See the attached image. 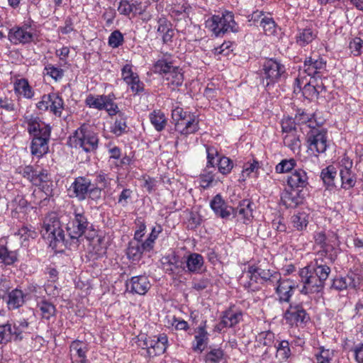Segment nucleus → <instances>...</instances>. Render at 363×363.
I'll use <instances>...</instances> for the list:
<instances>
[{"mask_svg":"<svg viewBox=\"0 0 363 363\" xmlns=\"http://www.w3.org/2000/svg\"><path fill=\"white\" fill-rule=\"evenodd\" d=\"M28 132L32 136L30 146L31 155L38 158L43 157L49 151L50 126L41 121L38 117H31L28 121Z\"/></svg>","mask_w":363,"mask_h":363,"instance_id":"nucleus-1","label":"nucleus"},{"mask_svg":"<svg viewBox=\"0 0 363 363\" xmlns=\"http://www.w3.org/2000/svg\"><path fill=\"white\" fill-rule=\"evenodd\" d=\"M259 72L262 84L267 90L287 76L284 65L274 58L266 59Z\"/></svg>","mask_w":363,"mask_h":363,"instance_id":"nucleus-2","label":"nucleus"},{"mask_svg":"<svg viewBox=\"0 0 363 363\" xmlns=\"http://www.w3.org/2000/svg\"><path fill=\"white\" fill-rule=\"evenodd\" d=\"M69 145L72 147L82 149L86 152H91L98 148L99 138L86 124L77 128L69 138Z\"/></svg>","mask_w":363,"mask_h":363,"instance_id":"nucleus-3","label":"nucleus"},{"mask_svg":"<svg viewBox=\"0 0 363 363\" xmlns=\"http://www.w3.org/2000/svg\"><path fill=\"white\" fill-rule=\"evenodd\" d=\"M41 235L52 247L66 245L65 232L62 228L59 218L55 213L50 214L45 218L41 229Z\"/></svg>","mask_w":363,"mask_h":363,"instance_id":"nucleus-4","label":"nucleus"},{"mask_svg":"<svg viewBox=\"0 0 363 363\" xmlns=\"http://www.w3.org/2000/svg\"><path fill=\"white\" fill-rule=\"evenodd\" d=\"M172 118L174 122V129L183 135H189L196 133L199 129V121L196 116L190 112L184 111L182 108L177 107L172 112Z\"/></svg>","mask_w":363,"mask_h":363,"instance_id":"nucleus-5","label":"nucleus"},{"mask_svg":"<svg viewBox=\"0 0 363 363\" xmlns=\"http://www.w3.org/2000/svg\"><path fill=\"white\" fill-rule=\"evenodd\" d=\"M206 26L216 36L229 31L233 33L238 31V27L234 21L233 13L227 11L223 12L220 15H213L206 21Z\"/></svg>","mask_w":363,"mask_h":363,"instance_id":"nucleus-6","label":"nucleus"},{"mask_svg":"<svg viewBox=\"0 0 363 363\" xmlns=\"http://www.w3.org/2000/svg\"><path fill=\"white\" fill-rule=\"evenodd\" d=\"M74 218L69 221L67 226V231L72 240H76V242L84 235L87 230H93V225L88 221L84 213H74Z\"/></svg>","mask_w":363,"mask_h":363,"instance_id":"nucleus-7","label":"nucleus"},{"mask_svg":"<svg viewBox=\"0 0 363 363\" xmlns=\"http://www.w3.org/2000/svg\"><path fill=\"white\" fill-rule=\"evenodd\" d=\"M299 276L303 284V287L300 291L302 294H318L323 291L325 284L312 274L311 270H308V268L301 269Z\"/></svg>","mask_w":363,"mask_h":363,"instance_id":"nucleus-8","label":"nucleus"},{"mask_svg":"<svg viewBox=\"0 0 363 363\" xmlns=\"http://www.w3.org/2000/svg\"><path fill=\"white\" fill-rule=\"evenodd\" d=\"M306 142L311 151L324 152L328 147L327 131L325 129L311 128L306 135Z\"/></svg>","mask_w":363,"mask_h":363,"instance_id":"nucleus-9","label":"nucleus"},{"mask_svg":"<svg viewBox=\"0 0 363 363\" xmlns=\"http://www.w3.org/2000/svg\"><path fill=\"white\" fill-rule=\"evenodd\" d=\"M284 318L286 323L291 326L303 325L310 320L308 314L306 313L303 306L299 303H291L288 309L285 311Z\"/></svg>","mask_w":363,"mask_h":363,"instance_id":"nucleus-10","label":"nucleus"},{"mask_svg":"<svg viewBox=\"0 0 363 363\" xmlns=\"http://www.w3.org/2000/svg\"><path fill=\"white\" fill-rule=\"evenodd\" d=\"M326 61L320 55L306 57L303 63V72L314 81L321 79L322 73L325 70Z\"/></svg>","mask_w":363,"mask_h":363,"instance_id":"nucleus-11","label":"nucleus"},{"mask_svg":"<svg viewBox=\"0 0 363 363\" xmlns=\"http://www.w3.org/2000/svg\"><path fill=\"white\" fill-rule=\"evenodd\" d=\"M361 278L359 274L350 271L345 276L336 277L333 279L330 286L331 289L338 291L347 290V289H355L359 287Z\"/></svg>","mask_w":363,"mask_h":363,"instance_id":"nucleus-12","label":"nucleus"},{"mask_svg":"<svg viewBox=\"0 0 363 363\" xmlns=\"http://www.w3.org/2000/svg\"><path fill=\"white\" fill-rule=\"evenodd\" d=\"M314 240L316 245L320 247L318 252L320 257H325L330 261V263H334L337 258L339 250L332 245L326 242V235L324 232H318L314 235Z\"/></svg>","mask_w":363,"mask_h":363,"instance_id":"nucleus-13","label":"nucleus"},{"mask_svg":"<svg viewBox=\"0 0 363 363\" xmlns=\"http://www.w3.org/2000/svg\"><path fill=\"white\" fill-rule=\"evenodd\" d=\"M91 186V181L87 177H77L70 186L69 190L72 191L70 196L82 201L87 198V192Z\"/></svg>","mask_w":363,"mask_h":363,"instance_id":"nucleus-14","label":"nucleus"},{"mask_svg":"<svg viewBox=\"0 0 363 363\" xmlns=\"http://www.w3.org/2000/svg\"><path fill=\"white\" fill-rule=\"evenodd\" d=\"M206 328L207 320H204L194 329V342L192 344L194 352L201 353L206 347L209 340V334Z\"/></svg>","mask_w":363,"mask_h":363,"instance_id":"nucleus-15","label":"nucleus"},{"mask_svg":"<svg viewBox=\"0 0 363 363\" xmlns=\"http://www.w3.org/2000/svg\"><path fill=\"white\" fill-rule=\"evenodd\" d=\"M210 206L216 216L223 220H228L233 213V207L228 206L219 194L212 199Z\"/></svg>","mask_w":363,"mask_h":363,"instance_id":"nucleus-16","label":"nucleus"},{"mask_svg":"<svg viewBox=\"0 0 363 363\" xmlns=\"http://www.w3.org/2000/svg\"><path fill=\"white\" fill-rule=\"evenodd\" d=\"M125 285L128 291L140 295L145 294L150 288L148 277L144 275L133 277Z\"/></svg>","mask_w":363,"mask_h":363,"instance_id":"nucleus-17","label":"nucleus"},{"mask_svg":"<svg viewBox=\"0 0 363 363\" xmlns=\"http://www.w3.org/2000/svg\"><path fill=\"white\" fill-rule=\"evenodd\" d=\"M8 38L11 43H29L33 40V33L28 30V28L16 27L9 30Z\"/></svg>","mask_w":363,"mask_h":363,"instance_id":"nucleus-18","label":"nucleus"},{"mask_svg":"<svg viewBox=\"0 0 363 363\" xmlns=\"http://www.w3.org/2000/svg\"><path fill=\"white\" fill-rule=\"evenodd\" d=\"M330 261L324 262L322 259H315L313 262L305 267L311 270L312 274H315L320 281L325 284V281L330 274L331 269L328 264Z\"/></svg>","mask_w":363,"mask_h":363,"instance_id":"nucleus-19","label":"nucleus"},{"mask_svg":"<svg viewBox=\"0 0 363 363\" xmlns=\"http://www.w3.org/2000/svg\"><path fill=\"white\" fill-rule=\"evenodd\" d=\"M281 199L286 208H294L303 203L305 197L301 190L292 189L291 191L285 190Z\"/></svg>","mask_w":363,"mask_h":363,"instance_id":"nucleus-20","label":"nucleus"},{"mask_svg":"<svg viewBox=\"0 0 363 363\" xmlns=\"http://www.w3.org/2000/svg\"><path fill=\"white\" fill-rule=\"evenodd\" d=\"M253 202L249 199H244L239 203L236 208H233V213L231 216L238 218V220H242L243 223L250 220L252 217Z\"/></svg>","mask_w":363,"mask_h":363,"instance_id":"nucleus-21","label":"nucleus"},{"mask_svg":"<svg viewBox=\"0 0 363 363\" xmlns=\"http://www.w3.org/2000/svg\"><path fill=\"white\" fill-rule=\"evenodd\" d=\"M287 184L291 189L305 188L308 185L306 172L301 168L294 169L288 177Z\"/></svg>","mask_w":363,"mask_h":363,"instance_id":"nucleus-22","label":"nucleus"},{"mask_svg":"<svg viewBox=\"0 0 363 363\" xmlns=\"http://www.w3.org/2000/svg\"><path fill=\"white\" fill-rule=\"evenodd\" d=\"M318 31L311 27L298 28L296 35V43L303 48L311 43L316 38Z\"/></svg>","mask_w":363,"mask_h":363,"instance_id":"nucleus-23","label":"nucleus"},{"mask_svg":"<svg viewBox=\"0 0 363 363\" xmlns=\"http://www.w3.org/2000/svg\"><path fill=\"white\" fill-rule=\"evenodd\" d=\"M276 284H277L276 293L279 296V301L289 303L294 294V286L289 279L281 280V278L280 281H277Z\"/></svg>","mask_w":363,"mask_h":363,"instance_id":"nucleus-24","label":"nucleus"},{"mask_svg":"<svg viewBox=\"0 0 363 363\" xmlns=\"http://www.w3.org/2000/svg\"><path fill=\"white\" fill-rule=\"evenodd\" d=\"M253 272H257L259 277L260 284H274L277 281H280L281 274L274 270L262 269L260 267L255 266L252 269Z\"/></svg>","mask_w":363,"mask_h":363,"instance_id":"nucleus-25","label":"nucleus"},{"mask_svg":"<svg viewBox=\"0 0 363 363\" xmlns=\"http://www.w3.org/2000/svg\"><path fill=\"white\" fill-rule=\"evenodd\" d=\"M187 272L189 273L199 274L202 272L204 259L201 255L191 253L188 255L186 261Z\"/></svg>","mask_w":363,"mask_h":363,"instance_id":"nucleus-26","label":"nucleus"},{"mask_svg":"<svg viewBox=\"0 0 363 363\" xmlns=\"http://www.w3.org/2000/svg\"><path fill=\"white\" fill-rule=\"evenodd\" d=\"M87 345L81 340H74L69 346L71 359H86Z\"/></svg>","mask_w":363,"mask_h":363,"instance_id":"nucleus-27","label":"nucleus"},{"mask_svg":"<svg viewBox=\"0 0 363 363\" xmlns=\"http://www.w3.org/2000/svg\"><path fill=\"white\" fill-rule=\"evenodd\" d=\"M144 242L140 243L138 240H131L128 243V247L126 250V255L129 259L133 261H138L142 257L144 252H150L146 248L143 247Z\"/></svg>","mask_w":363,"mask_h":363,"instance_id":"nucleus-28","label":"nucleus"},{"mask_svg":"<svg viewBox=\"0 0 363 363\" xmlns=\"http://www.w3.org/2000/svg\"><path fill=\"white\" fill-rule=\"evenodd\" d=\"M13 86L15 93L23 96L24 98L31 99L34 95V91L30 86L28 79L25 78L16 79Z\"/></svg>","mask_w":363,"mask_h":363,"instance_id":"nucleus-29","label":"nucleus"},{"mask_svg":"<svg viewBox=\"0 0 363 363\" xmlns=\"http://www.w3.org/2000/svg\"><path fill=\"white\" fill-rule=\"evenodd\" d=\"M7 296V305L9 309H16L25 302V294L20 289H13Z\"/></svg>","mask_w":363,"mask_h":363,"instance_id":"nucleus-30","label":"nucleus"},{"mask_svg":"<svg viewBox=\"0 0 363 363\" xmlns=\"http://www.w3.org/2000/svg\"><path fill=\"white\" fill-rule=\"evenodd\" d=\"M37 307L40 311L42 318L50 320L51 317L56 315L57 310L55 305L45 298L38 301Z\"/></svg>","mask_w":363,"mask_h":363,"instance_id":"nucleus-31","label":"nucleus"},{"mask_svg":"<svg viewBox=\"0 0 363 363\" xmlns=\"http://www.w3.org/2000/svg\"><path fill=\"white\" fill-rule=\"evenodd\" d=\"M162 264L165 272L169 274H177L179 271L180 262L176 255L163 257Z\"/></svg>","mask_w":363,"mask_h":363,"instance_id":"nucleus-32","label":"nucleus"},{"mask_svg":"<svg viewBox=\"0 0 363 363\" xmlns=\"http://www.w3.org/2000/svg\"><path fill=\"white\" fill-rule=\"evenodd\" d=\"M341 179V188L349 190L353 188L357 183V174L352 170H340Z\"/></svg>","mask_w":363,"mask_h":363,"instance_id":"nucleus-33","label":"nucleus"},{"mask_svg":"<svg viewBox=\"0 0 363 363\" xmlns=\"http://www.w3.org/2000/svg\"><path fill=\"white\" fill-rule=\"evenodd\" d=\"M252 269H255V265L250 266L247 269V274L249 280L243 283V286L248 291H257L260 287L258 284L260 283L259 277L257 272H250Z\"/></svg>","mask_w":363,"mask_h":363,"instance_id":"nucleus-34","label":"nucleus"},{"mask_svg":"<svg viewBox=\"0 0 363 363\" xmlns=\"http://www.w3.org/2000/svg\"><path fill=\"white\" fill-rule=\"evenodd\" d=\"M108 100L110 101V96L108 95H99L94 96L89 94L86 100V105L89 106L90 108H96L98 110H104L106 102L108 103Z\"/></svg>","mask_w":363,"mask_h":363,"instance_id":"nucleus-35","label":"nucleus"},{"mask_svg":"<svg viewBox=\"0 0 363 363\" xmlns=\"http://www.w3.org/2000/svg\"><path fill=\"white\" fill-rule=\"evenodd\" d=\"M337 176V170L333 165H329L322 169L320 177L327 188L335 187V179Z\"/></svg>","mask_w":363,"mask_h":363,"instance_id":"nucleus-36","label":"nucleus"},{"mask_svg":"<svg viewBox=\"0 0 363 363\" xmlns=\"http://www.w3.org/2000/svg\"><path fill=\"white\" fill-rule=\"evenodd\" d=\"M150 121L155 130L162 131L167 125V119L164 113L160 111H153L149 116Z\"/></svg>","mask_w":363,"mask_h":363,"instance_id":"nucleus-37","label":"nucleus"},{"mask_svg":"<svg viewBox=\"0 0 363 363\" xmlns=\"http://www.w3.org/2000/svg\"><path fill=\"white\" fill-rule=\"evenodd\" d=\"M176 66H173L171 61H168L167 59L158 60L154 65V72L163 74V78L166 77Z\"/></svg>","mask_w":363,"mask_h":363,"instance_id":"nucleus-38","label":"nucleus"},{"mask_svg":"<svg viewBox=\"0 0 363 363\" xmlns=\"http://www.w3.org/2000/svg\"><path fill=\"white\" fill-rule=\"evenodd\" d=\"M308 214L306 212H298L291 217V223L294 228L298 231L305 230L308 224Z\"/></svg>","mask_w":363,"mask_h":363,"instance_id":"nucleus-39","label":"nucleus"},{"mask_svg":"<svg viewBox=\"0 0 363 363\" xmlns=\"http://www.w3.org/2000/svg\"><path fill=\"white\" fill-rule=\"evenodd\" d=\"M167 82L168 86L175 87L182 86L184 82V76L178 67H175L166 77L164 78Z\"/></svg>","mask_w":363,"mask_h":363,"instance_id":"nucleus-40","label":"nucleus"},{"mask_svg":"<svg viewBox=\"0 0 363 363\" xmlns=\"http://www.w3.org/2000/svg\"><path fill=\"white\" fill-rule=\"evenodd\" d=\"M17 260L16 251H9L6 246L0 245V264L11 265Z\"/></svg>","mask_w":363,"mask_h":363,"instance_id":"nucleus-41","label":"nucleus"},{"mask_svg":"<svg viewBox=\"0 0 363 363\" xmlns=\"http://www.w3.org/2000/svg\"><path fill=\"white\" fill-rule=\"evenodd\" d=\"M50 109L55 115L61 116L62 111L64 109V101L58 94H50Z\"/></svg>","mask_w":363,"mask_h":363,"instance_id":"nucleus-42","label":"nucleus"},{"mask_svg":"<svg viewBox=\"0 0 363 363\" xmlns=\"http://www.w3.org/2000/svg\"><path fill=\"white\" fill-rule=\"evenodd\" d=\"M126 117L123 113H119L112 127L111 132L116 136H121L127 132Z\"/></svg>","mask_w":363,"mask_h":363,"instance_id":"nucleus-43","label":"nucleus"},{"mask_svg":"<svg viewBox=\"0 0 363 363\" xmlns=\"http://www.w3.org/2000/svg\"><path fill=\"white\" fill-rule=\"evenodd\" d=\"M242 318L241 313H233L232 311H225L222 316L221 324L232 328L237 325Z\"/></svg>","mask_w":363,"mask_h":363,"instance_id":"nucleus-44","label":"nucleus"},{"mask_svg":"<svg viewBox=\"0 0 363 363\" xmlns=\"http://www.w3.org/2000/svg\"><path fill=\"white\" fill-rule=\"evenodd\" d=\"M283 142L284 145L293 152L299 151L301 149V143L299 135L296 133L286 134L283 139Z\"/></svg>","mask_w":363,"mask_h":363,"instance_id":"nucleus-45","label":"nucleus"},{"mask_svg":"<svg viewBox=\"0 0 363 363\" xmlns=\"http://www.w3.org/2000/svg\"><path fill=\"white\" fill-rule=\"evenodd\" d=\"M207 154V164L208 168L213 169L216 170L217 164L216 160L222 155L219 153L218 150L214 146L205 145Z\"/></svg>","mask_w":363,"mask_h":363,"instance_id":"nucleus-46","label":"nucleus"},{"mask_svg":"<svg viewBox=\"0 0 363 363\" xmlns=\"http://www.w3.org/2000/svg\"><path fill=\"white\" fill-rule=\"evenodd\" d=\"M210 169L211 168L206 167L205 169H203V172L199 176L200 184L201 186L203 189L208 188L212 185V183L215 180L214 172L216 170H213V169Z\"/></svg>","mask_w":363,"mask_h":363,"instance_id":"nucleus-47","label":"nucleus"},{"mask_svg":"<svg viewBox=\"0 0 363 363\" xmlns=\"http://www.w3.org/2000/svg\"><path fill=\"white\" fill-rule=\"evenodd\" d=\"M29 323L27 320L23 319L17 321L12 326V333L14 340H21L23 339V333L28 329Z\"/></svg>","mask_w":363,"mask_h":363,"instance_id":"nucleus-48","label":"nucleus"},{"mask_svg":"<svg viewBox=\"0 0 363 363\" xmlns=\"http://www.w3.org/2000/svg\"><path fill=\"white\" fill-rule=\"evenodd\" d=\"M216 161L218 162L216 166L220 173L225 175L231 172L233 167V162L229 157L222 155Z\"/></svg>","mask_w":363,"mask_h":363,"instance_id":"nucleus-49","label":"nucleus"},{"mask_svg":"<svg viewBox=\"0 0 363 363\" xmlns=\"http://www.w3.org/2000/svg\"><path fill=\"white\" fill-rule=\"evenodd\" d=\"M162 231V228L160 225H157L152 228L151 233L148 238L144 241L143 247L147 250H152L154 247V243L157 238L159 234Z\"/></svg>","mask_w":363,"mask_h":363,"instance_id":"nucleus-50","label":"nucleus"},{"mask_svg":"<svg viewBox=\"0 0 363 363\" xmlns=\"http://www.w3.org/2000/svg\"><path fill=\"white\" fill-rule=\"evenodd\" d=\"M277 351L282 360H287L291 354L289 342L286 340L277 341L274 344Z\"/></svg>","mask_w":363,"mask_h":363,"instance_id":"nucleus-51","label":"nucleus"},{"mask_svg":"<svg viewBox=\"0 0 363 363\" xmlns=\"http://www.w3.org/2000/svg\"><path fill=\"white\" fill-rule=\"evenodd\" d=\"M13 339L12 325L10 323L0 325V344H6Z\"/></svg>","mask_w":363,"mask_h":363,"instance_id":"nucleus-52","label":"nucleus"},{"mask_svg":"<svg viewBox=\"0 0 363 363\" xmlns=\"http://www.w3.org/2000/svg\"><path fill=\"white\" fill-rule=\"evenodd\" d=\"M296 166V161L294 159H284L277 164L275 169L277 173H287L293 170Z\"/></svg>","mask_w":363,"mask_h":363,"instance_id":"nucleus-53","label":"nucleus"},{"mask_svg":"<svg viewBox=\"0 0 363 363\" xmlns=\"http://www.w3.org/2000/svg\"><path fill=\"white\" fill-rule=\"evenodd\" d=\"M320 352L315 354L316 363H331L334 356V351L325 349L323 347L319 348Z\"/></svg>","mask_w":363,"mask_h":363,"instance_id":"nucleus-54","label":"nucleus"},{"mask_svg":"<svg viewBox=\"0 0 363 363\" xmlns=\"http://www.w3.org/2000/svg\"><path fill=\"white\" fill-rule=\"evenodd\" d=\"M191 7L186 0H174L172 5V12L177 15L188 14Z\"/></svg>","mask_w":363,"mask_h":363,"instance_id":"nucleus-55","label":"nucleus"},{"mask_svg":"<svg viewBox=\"0 0 363 363\" xmlns=\"http://www.w3.org/2000/svg\"><path fill=\"white\" fill-rule=\"evenodd\" d=\"M42 191L45 194V197L41 201V203H45V201H49L50 199L54 196L55 185L53 181L51 179L50 181L45 182L44 184H40L39 185Z\"/></svg>","mask_w":363,"mask_h":363,"instance_id":"nucleus-56","label":"nucleus"},{"mask_svg":"<svg viewBox=\"0 0 363 363\" xmlns=\"http://www.w3.org/2000/svg\"><path fill=\"white\" fill-rule=\"evenodd\" d=\"M296 125H298L295 118L287 117L281 121V129L286 134L296 133Z\"/></svg>","mask_w":363,"mask_h":363,"instance_id":"nucleus-57","label":"nucleus"},{"mask_svg":"<svg viewBox=\"0 0 363 363\" xmlns=\"http://www.w3.org/2000/svg\"><path fill=\"white\" fill-rule=\"evenodd\" d=\"M223 355V351L220 348L211 350L206 354V363H218L222 360Z\"/></svg>","mask_w":363,"mask_h":363,"instance_id":"nucleus-58","label":"nucleus"},{"mask_svg":"<svg viewBox=\"0 0 363 363\" xmlns=\"http://www.w3.org/2000/svg\"><path fill=\"white\" fill-rule=\"evenodd\" d=\"M133 191L130 189L124 188L118 197L117 203L122 207H126L133 197Z\"/></svg>","mask_w":363,"mask_h":363,"instance_id":"nucleus-59","label":"nucleus"},{"mask_svg":"<svg viewBox=\"0 0 363 363\" xmlns=\"http://www.w3.org/2000/svg\"><path fill=\"white\" fill-rule=\"evenodd\" d=\"M123 35L118 30L113 31L108 38V45L113 48H118L123 43Z\"/></svg>","mask_w":363,"mask_h":363,"instance_id":"nucleus-60","label":"nucleus"},{"mask_svg":"<svg viewBox=\"0 0 363 363\" xmlns=\"http://www.w3.org/2000/svg\"><path fill=\"white\" fill-rule=\"evenodd\" d=\"M130 86L131 91L138 94L144 91V84L140 80L138 74L125 82Z\"/></svg>","mask_w":363,"mask_h":363,"instance_id":"nucleus-61","label":"nucleus"},{"mask_svg":"<svg viewBox=\"0 0 363 363\" xmlns=\"http://www.w3.org/2000/svg\"><path fill=\"white\" fill-rule=\"evenodd\" d=\"M45 70H46L48 75L56 81L61 79L64 75V71L62 69L56 67L51 64L47 65L45 67Z\"/></svg>","mask_w":363,"mask_h":363,"instance_id":"nucleus-62","label":"nucleus"},{"mask_svg":"<svg viewBox=\"0 0 363 363\" xmlns=\"http://www.w3.org/2000/svg\"><path fill=\"white\" fill-rule=\"evenodd\" d=\"M349 48L354 56H359L363 51V40L360 38H354L350 41Z\"/></svg>","mask_w":363,"mask_h":363,"instance_id":"nucleus-63","label":"nucleus"},{"mask_svg":"<svg viewBox=\"0 0 363 363\" xmlns=\"http://www.w3.org/2000/svg\"><path fill=\"white\" fill-rule=\"evenodd\" d=\"M260 26L262 27L267 35H272L275 32V22L272 18L264 17L260 21Z\"/></svg>","mask_w":363,"mask_h":363,"instance_id":"nucleus-64","label":"nucleus"}]
</instances>
